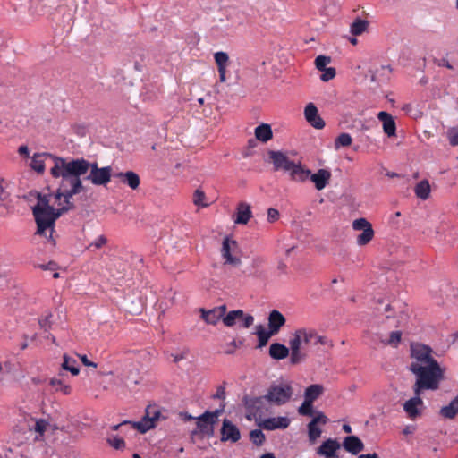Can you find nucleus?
I'll return each instance as SVG.
<instances>
[{
  "label": "nucleus",
  "mask_w": 458,
  "mask_h": 458,
  "mask_svg": "<svg viewBox=\"0 0 458 458\" xmlns=\"http://www.w3.org/2000/svg\"><path fill=\"white\" fill-rule=\"evenodd\" d=\"M90 171L86 177L94 185H106L112 177V167L105 166L99 168L98 163H89L84 158L59 160L53 169L55 175L61 174L62 180L59 182V194L64 195L66 199H72L83 191L84 187L81 179L88 171Z\"/></svg>",
  "instance_id": "nucleus-1"
},
{
  "label": "nucleus",
  "mask_w": 458,
  "mask_h": 458,
  "mask_svg": "<svg viewBox=\"0 0 458 458\" xmlns=\"http://www.w3.org/2000/svg\"><path fill=\"white\" fill-rule=\"evenodd\" d=\"M431 353V348L427 345L416 344L411 346L412 361L409 369L416 376L418 388L428 386L431 390H437L443 378L444 370Z\"/></svg>",
  "instance_id": "nucleus-2"
},
{
  "label": "nucleus",
  "mask_w": 458,
  "mask_h": 458,
  "mask_svg": "<svg viewBox=\"0 0 458 458\" xmlns=\"http://www.w3.org/2000/svg\"><path fill=\"white\" fill-rule=\"evenodd\" d=\"M59 191L58 188L55 194V199L58 202L57 205L60 206L59 208L55 209L54 207L50 205V195L38 194V203L32 210L37 223L36 233L45 236L49 240H52L53 238V232L56 219L64 212L74 208L73 203L71 202V199H66L64 195L58 197Z\"/></svg>",
  "instance_id": "nucleus-3"
},
{
  "label": "nucleus",
  "mask_w": 458,
  "mask_h": 458,
  "mask_svg": "<svg viewBox=\"0 0 458 458\" xmlns=\"http://www.w3.org/2000/svg\"><path fill=\"white\" fill-rule=\"evenodd\" d=\"M268 161L276 172H284L289 179L295 182H304L308 180L310 170L303 165L301 159H291L286 152L268 150Z\"/></svg>",
  "instance_id": "nucleus-4"
},
{
  "label": "nucleus",
  "mask_w": 458,
  "mask_h": 458,
  "mask_svg": "<svg viewBox=\"0 0 458 458\" xmlns=\"http://www.w3.org/2000/svg\"><path fill=\"white\" fill-rule=\"evenodd\" d=\"M165 419V417L163 416L162 411L158 406L155 404L148 405L146 407L145 415L143 418L140 421L133 422L132 426L140 433H146L149 429L154 428L159 420Z\"/></svg>",
  "instance_id": "nucleus-5"
},
{
  "label": "nucleus",
  "mask_w": 458,
  "mask_h": 458,
  "mask_svg": "<svg viewBox=\"0 0 458 458\" xmlns=\"http://www.w3.org/2000/svg\"><path fill=\"white\" fill-rule=\"evenodd\" d=\"M292 395V386L289 384L282 383L271 385L265 394V398L268 400V403L280 406L286 403Z\"/></svg>",
  "instance_id": "nucleus-6"
},
{
  "label": "nucleus",
  "mask_w": 458,
  "mask_h": 458,
  "mask_svg": "<svg viewBox=\"0 0 458 458\" xmlns=\"http://www.w3.org/2000/svg\"><path fill=\"white\" fill-rule=\"evenodd\" d=\"M423 390H431L428 386H422L418 388L417 383L413 386L414 396L403 404V410L407 413L408 417L411 420H415L421 415V410L423 408V401L420 398V394Z\"/></svg>",
  "instance_id": "nucleus-7"
},
{
  "label": "nucleus",
  "mask_w": 458,
  "mask_h": 458,
  "mask_svg": "<svg viewBox=\"0 0 458 458\" xmlns=\"http://www.w3.org/2000/svg\"><path fill=\"white\" fill-rule=\"evenodd\" d=\"M59 160H64V159L61 158V157H55L48 153L35 154L32 157L30 166L33 170L37 171L38 173H43L45 170L46 165H49L50 163H53V166L50 169V174L55 178L60 177L62 179L61 174L55 175L53 174V169L55 168L57 161H59Z\"/></svg>",
  "instance_id": "nucleus-8"
},
{
  "label": "nucleus",
  "mask_w": 458,
  "mask_h": 458,
  "mask_svg": "<svg viewBox=\"0 0 458 458\" xmlns=\"http://www.w3.org/2000/svg\"><path fill=\"white\" fill-rule=\"evenodd\" d=\"M352 229L362 231L356 238V243L359 246L367 245L374 237V230L371 224L366 218H358L352 222Z\"/></svg>",
  "instance_id": "nucleus-9"
},
{
  "label": "nucleus",
  "mask_w": 458,
  "mask_h": 458,
  "mask_svg": "<svg viewBox=\"0 0 458 458\" xmlns=\"http://www.w3.org/2000/svg\"><path fill=\"white\" fill-rule=\"evenodd\" d=\"M222 412L221 410L214 411H206L198 418L197 428L199 431L207 436H212L214 433V425L217 421V418Z\"/></svg>",
  "instance_id": "nucleus-10"
},
{
  "label": "nucleus",
  "mask_w": 458,
  "mask_h": 458,
  "mask_svg": "<svg viewBox=\"0 0 458 458\" xmlns=\"http://www.w3.org/2000/svg\"><path fill=\"white\" fill-rule=\"evenodd\" d=\"M237 248L238 243L236 241L232 240L229 237H225L223 240L221 255L223 259H225V264L233 265L235 267L241 265V259L233 255L236 251Z\"/></svg>",
  "instance_id": "nucleus-11"
},
{
  "label": "nucleus",
  "mask_w": 458,
  "mask_h": 458,
  "mask_svg": "<svg viewBox=\"0 0 458 458\" xmlns=\"http://www.w3.org/2000/svg\"><path fill=\"white\" fill-rule=\"evenodd\" d=\"M241 438V433L236 425L231 420L225 419L221 428V441L237 442Z\"/></svg>",
  "instance_id": "nucleus-12"
},
{
  "label": "nucleus",
  "mask_w": 458,
  "mask_h": 458,
  "mask_svg": "<svg viewBox=\"0 0 458 458\" xmlns=\"http://www.w3.org/2000/svg\"><path fill=\"white\" fill-rule=\"evenodd\" d=\"M290 419L285 416L267 418L261 420L259 426L266 430L285 429L290 425Z\"/></svg>",
  "instance_id": "nucleus-13"
},
{
  "label": "nucleus",
  "mask_w": 458,
  "mask_h": 458,
  "mask_svg": "<svg viewBox=\"0 0 458 458\" xmlns=\"http://www.w3.org/2000/svg\"><path fill=\"white\" fill-rule=\"evenodd\" d=\"M304 115L307 122L316 129L325 127L323 119L318 115V111L313 103H309L304 109Z\"/></svg>",
  "instance_id": "nucleus-14"
},
{
  "label": "nucleus",
  "mask_w": 458,
  "mask_h": 458,
  "mask_svg": "<svg viewBox=\"0 0 458 458\" xmlns=\"http://www.w3.org/2000/svg\"><path fill=\"white\" fill-rule=\"evenodd\" d=\"M200 312L201 318L205 320L206 323L216 325L225 316L226 312V306L221 305L208 310L200 309Z\"/></svg>",
  "instance_id": "nucleus-15"
},
{
  "label": "nucleus",
  "mask_w": 458,
  "mask_h": 458,
  "mask_svg": "<svg viewBox=\"0 0 458 458\" xmlns=\"http://www.w3.org/2000/svg\"><path fill=\"white\" fill-rule=\"evenodd\" d=\"M340 447L341 445L336 439L328 438L317 449V454L325 458H334Z\"/></svg>",
  "instance_id": "nucleus-16"
},
{
  "label": "nucleus",
  "mask_w": 458,
  "mask_h": 458,
  "mask_svg": "<svg viewBox=\"0 0 458 458\" xmlns=\"http://www.w3.org/2000/svg\"><path fill=\"white\" fill-rule=\"evenodd\" d=\"M331 172L327 169H318L315 174H310L309 178L314 183L318 191H322L327 187L331 180Z\"/></svg>",
  "instance_id": "nucleus-17"
},
{
  "label": "nucleus",
  "mask_w": 458,
  "mask_h": 458,
  "mask_svg": "<svg viewBox=\"0 0 458 458\" xmlns=\"http://www.w3.org/2000/svg\"><path fill=\"white\" fill-rule=\"evenodd\" d=\"M214 59L217 66L219 81L225 82L226 81L227 67L229 65V55L226 52L218 51L214 54Z\"/></svg>",
  "instance_id": "nucleus-18"
},
{
  "label": "nucleus",
  "mask_w": 458,
  "mask_h": 458,
  "mask_svg": "<svg viewBox=\"0 0 458 458\" xmlns=\"http://www.w3.org/2000/svg\"><path fill=\"white\" fill-rule=\"evenodd\" d=\"M267 321L268 330L276 335L280 331L281 327L285 325L286 319L280 311L273 310L268 315Z\"/></svg>",
  "instance_id": "nucleus-19"
},
{
  "label": "nucleus",
  "mask_w": 458,
  "mask_h": 458,
  "mask_svg": "<svg viewBox=\"0 0 458 458\" xmlns=\"http://www.w3.org/2000/svg\"><path fill=\"white\" fill-rule=\"evenodd\" d=\"M377 119L382 122L383 131L388 137L395 136L396 124L390 114L381 111L377 114Z\"/></svg>",
  "instance_id": "nucleus-20"
},
{
  "label": "nucleus",
  "mask_w": 458,
  "mask_h": 458,
  "mask_svg": "<svg viewBox=\"0 0 458 458\" xmlns=\"http://www.w3.org/2000/svg\"><path fill=\"white\" fill-rule=\"evenodd\" d=\"M343 447L352 454H358L364 449V444L358 437L348 436L343 441Z\"/></svg>",
  "instance_id": "nucleus-21"
},
{
  "label": "nucleus",
  "mask_w": 458,
  "mask_h": 458,
  "mask_svg": "<svg viewBox=\"0 0 458 458\" xmlns=\"http://www.w3.org/2000/svg\"><path fill=\"white\" fill-rule=\"evenodd\" d=\"M268 400L265 395L254 398L250 401L249 408L255 417H261L268 411Z\"/></svg>",
  "instance_id": "nucleus-22"
},
{
  "label": "nucleus",
  "mask_w": 458,
  "mask_h": 458,
  "mask_svg": "<svg viewBox=\"0 0 458 458\" xmlns=\"http://www.w3.org/2000/svg\"><path fill=\"white\" fill-rule=\"evenodd\" d=\"M114 177H117L122 182L128 185L131 190L139 188L140 183V176L133 171L121 172L114 174Z\"/></svg>",
  "instance_id": "nucleus-23"
},
{
  "label": "nucleus",
  "mask_w": 458,
  "mask_h": 458,
  "mask_svg": "<svg viewBox=\"0 0 458 458\" xmlns=\"http://www.w3.org/2000/svg\"><path fill=\"white\" fill-rule=\"evenodd\" d=\"M375 316L379 319L381 317L385 316L386 318H390L393 317V309L390 303L385 301L383 299H378L376 301L375 305Z\"/></svg>",
  "instance_id": "nucleus-24"
},
{
  "label": "nucleus",
  "mask_w": 458,
  "mask_h": 458,
  "mask_svg": "<svg viewBox=\"0 0 458 458\" xmlns=\"http://www.w3.org/2000/svg\"><path fill=\"white\" fill-rule=\"evenodd\" d=\"M255 138L266 143L273 138V131L271 126L268 123H261L257 126L254 130Z\"/></svg>",
  "instance_id": "nucleus-25"
},
{
  "label": "nucleus",
  "mask_w": 458,
  "mask_h": 458,
  "mask_svg": "<svg viewBox=\"0 0 458 458\" xmlns=\"http://www.w3.org/2000/svg\"><path fill=\"white\" fill-rule=\"evenodd\" d=\"M252 213L250 206L245 202H242L237 208V217L234 220L236 224L246 225L251 218Z\"/></svg>",
  "instance_id": "nucleus-26"
},
{
  "label": "nucleus",
  "mask_w": 458,
  "mask_h": 458,
  "mask_svg": "<svg viewBox=\"0 0 458 458\" xmlns=\"http://www.w3.org/2000/svg\"><path fill=\"white\" fill-rule=\"evenodd\" d=\"M289 353V348L280 343H273L269 347V355L274 360L285 359Z\"/></svg>",
  "instance_id": "nucleus-27"
},
{
  "label": "nucleus",
  "mask_w": 458,
  "mask_h": 458,
  "mask_svg": "<svg viewBox=\"0 0 458 458\" xmlns=\"http://www.w3.org/2000/svg\"><path fill=\"white\" fill-rule=\"evenodd\" d=\"M323 386L318 384L310 385L305 389L304 399L310 403H313L323 394Z\"/></svg>",
  "instance_id": "nucleus-28"
},
{
  "label": "nucleus",
  "mask_w": 458,
  "mask_h": 458,
  "mask_svg": "<svg viewBox=\"0 0 458 458\" xmlns=\"http://www.w3.org/2000/svg\"><path fill=\"white\" fill-rule=\"evenodd\" d=\"M255 334L257 335L259 340L258 348H262L265 345H267L270 337L275 335L274 333H272L268 329L267 330L262 325L256 326Z\"/></svg>",
  "instance_id": "nucleus-29"
},
{
  "label": "nucleus",
  "mask_w": 458,
  "mask_h": 458,
  "mask_svg": "<svg viewBox=\"0 0 458 458\" xmlns=\"http://www.w3.org/2000/svg\"><path fill=\"white\" fill-rule=\"evenodd\" d=\"M458 413V395L450 403L440 410V414L445 419H454Z\"/></svg>",
  "instance_id": "nucleus-30"
},
{
  "label": "nucleus",
  "mask_w": 458,
  "mask_h": 458,
  "mask_svg": "<svg viewBox=\"0 0 458 458\" xmlns=\"http://www.w3.org/2000/svg\"><path fill=\"white\" fill-rule=\"evenodd\" d=\"M244 317V312L242 310H232L222 318L223 323L226 327H233L235 325L236 320H240Z\"/></svg>",
  "instance_id": "nucleus-31"
},
{
  "label": "nucleus",
  "mask_w": 458,
  "mask_h": 458,
  "mask_svg": "<svg viewBox=\"0 0 458 458\" xmlns=\"http://www.w3.org/2000/svg\"><path fill=\"white\" fill-rule=\"evenodd\" d=\"M415 194L418 198L425 200L429 198L430 185L427 180L420 182L414 189Z\"/></svg>",
  "instance_id": "nucleus-32"
},
{
  "label": "nucleus",
  "mask_w": 458,
  "mask_h": 458,
  "mask_svg": "<svg viewBox=\"0 0 458 458\" xmlns=\"http://www.w3.org/2000/svg\"><path fill=\"white\" fill-rule=\"evenodd\" d=\"M63 364L62 368L65 370L70 371L73 376H76L79 374L80 370L75 366L76 360L71 357H69L67 354H64L63 356Z\"/></svg>",
  "instance_id": "nucleus-33"
},
{
  "label": "nucleus",
  "mask_w": 458,
  "mask_h": 458,
  "mask_svg": "<svg viewBox=\"0 0 458 458\" xmlns=\"http://www.w3.org/2000/svg\"><path fill=\"white\" fill-rule=\"evenodd\" d=\"M296 332L300 335L303 344H308L314 342V337L316 336V331L314 329L300 328L297 329Z\"/></svg>",
  "instance_id": "nucleus-34"
},
{
  "label": "nucleus",
  "mask_w": 458,
  "mask_h": 458,
  "mask_svg": "<svg viewBox=\"0 0 458 458\" xmlns=\"http://www.w3.org/2000/svg\"><path fill=\"white\" fill-rule=\"evenodd\" d=\"M368 27V21L362 19H356L351 25L352 35L359 36L362 34Z\"/></svg>",
  "instance_id": "nucleus-35"
},
{
  "label": "nucleus",
  "mask_w": 458,
  "mask_h": 458,
  "mask_svg": "<svg viewBox=\"0 0 458 458\" xmlns=\"http://www.w3.org/2000/svg\"><path fill=\"white\" fill-rule=\"evenodd\" d=\"M308 437L310 444H315L318 437H320L322 429L315 424L309 422L308 424Z\"/></svg>",
  "instance_id": "nucleus-36"
},
{
  "label": "nucleus",
  "mask_w": 458,
  "mask_h": 458,
  "mask_svg": "<svg viewBox=\"0 0 458 458\" xmlns=\"http://www.w3.org/2000/svg\"><path fill=\"white\" fill-rule=\"evenodd\" d=\"M250 441L257 446H260L264 444L266 437L261 429H253L250 432Z\"/></svg>",
  "instance_id": "nucleus-37"
},
{
  "label": "nucleus",
  "mask_w": 458,
  "mask_h": 458,
  "mask_svg": "<svg viewBox=\"0 0 458 458\" xmlns=\"http://www.w3.org/2000/svg\"><path fill=\"white\" fill-rule=\"evenodd\" d=\"M332 59L327 55H318L315 59V66L318 71H324L327 69V65L331 63Z\"/></svg>",
  "instance_id": "nucleus-38"
},
{
  "label": "nucleus",
  "mask_w": 458,
  "mask_h": 458,
  "mask_svg": "<svg viewBox=\"0 0 458 458\" xmlns=\"http://www.w3.org/2000/svg\"><path fill=\"white\" fill-rule=\"evenodd\" d=\"M206 195L203 191L197 189L193 193V203L198 207H207L208 204L205 202Z\"/></svg>",
  "instance_id": "nucleus-39"
},
{
  "label": "nucleus",
  "mask_w": 458,
  "mask_h": 458,
  "mask_svg": "<svg viewBox=\"0 0 458 458\" xmlns=\"http://www.w3.org/2000/svg\"><path fill=\"white\" fill-rule=\"evenodd\" d=\"M298 412L302 416H312L314 414L313 403L304 399L301 405L298 408Z\"/></svg>",
  "instance_id": "nucleus-40"
},
{
  "label": "nucleus",
  "mask_w": 458,
  "mask_h": 458,
  "mask_svg": "<svg viewBox=\"0 0 458 458\" xmlns=\"http://www.w3.org/2000/svg\"><path fill=\"white\" fill-rule=\"evenodd\" d=\"M50 385L53 386H56V391L62 392L64 394H70L72 392L71 386L68 385L63 384V382L60 379L57 378H52L50 380Z\"/></svg>",
  "instance_id": "nucleus-41"
},
{
  "label": "nucleus",
  "mask_w": 458,
  "mask_h": 458,
  "mask_svg": "<svg viewBox=\"0 0 458 458\" xmlns=\"http://www.w3.org/2000/svg\"><path fill=\"white\" fill-rule=\"evenodd\" d=\"M352 137L349 133H341L336 139H335V148H338L340 147H348L352 144Z\"/></svg>",
  "instance_id": "nucleus-42"
},
{
  "label": "nucleus",
  "mask_w": 458,
  "mask_h": 458,
  "mask_svg": "<svg viewBox=\"0 0 458 458\" xmlns=\"http://www.w3.org/2000/svg\"><path fill=\"white\" fill-rule=\"evenodd\" d=\"M290 361L292 364H298L306 359V354L301 349L290 350Z\"/></svg>",
  "instance_id": "nucleus-43"
},
{
  "label": "nucleus",
  "mask_w": 458,
  "mask_h": 458,
  "mask_svg": "<svg viewBox=\"0 0 458 458\" xmlns=\"http://www.w3.org/2000/svg\"><path fill=\"white\" fill-rule=\"evenodd\" d=\"M107 243V238L105 235H99L95 241L90 242L87 247L88 250H98L103 248Z\"/></svg>",
  "instance_id": "nucleus-44"
},
{
  "label": "nucleus",
  "mask_w": 458,
  "mask_h": 458,
  "mask_svg": "<svg viewBox=\"0 0 458 458\" xmlns=\"http://www.w3.org/2000/svg\"><path fill=\"white\" fill-rule=\"evenodd\" d=\"M108 444L116 450H123L125 447V442L122 437H113L107 439Z\"/></svg>",
  "instance_id": "nucleus-45"
},
{
  "label": "nucleus",
  "mask_w": 458,
  "mask_h": 458,
  "mask_svg": "<svg viewBox=\"0 0 458 458\" xmlns=\"http://www.w3.org/2000/svg\"><path fill=\"white\" fill-rule=\"evenodd\" d=\"M327 421H328L327 417L322 411H316L315 416L310 422L318 426V425H326L327 423Z\"/></svg>",
  "instance_id": "nucleus-46"
},
{
  "label": "nucleus",
  "mask_w": 458,
  "mask_h": 458,
  "mask_svg": "<svg viewBox=\"0 0 458 458\" xmlns=\"http://www.w3.org/2000/svg\"><path fill=\"white\" fill-rule=\"evenodd\" d=\"M402 337L401 331H394L390 334L389 339L385 342L381 341L384 344L396 345L400 343Z\"/></svg>",
  "instance_id": "nucleus-47"
},
{
  "label": "nucleus",
  "mask_w": 458,
  "mask_h": 458,
  "mask_svg": "<svg viewBox=\"0 0 458 458\" xmlns=\"http://www.w3.org/2000/svg\"><path fill=\"white\" fill-rule=\"evenodd\" d=\"M48 425V422L43 419L37 420L34 430L39 433L40 436H43Z\"/></svg>",
  "instance_id": "nucleus-48"
},
{
  "label": "nucleus",
  "mask_w": 458,
  "mask_h": 458,
  "mask_svg": "<svg viewBox=\"0 0 458 458\" xmlns=\"http://www.w3.org/2000/svg\"><path fill=\"white\" fill-rule=\"evenodd\" d=\"M447 137L452 146H458V128H451L447 131Z\"/></svg>",
  "instance_id": "nucleus-49"
},
{
  "label": "nucleus",
  "mask_w": 458,
  "mask_h": 458,
  "mask_svg": "<svg viewBox=\"0 0 458 458\" xmlns=\"http://www.w3.org/2000/svg\"><path fill=\"white\" fill-rule=\"evenodd\" d=\"M301 344H303L302 340L301 339L300 335L295 331L293 334V337L289 342V344H290L289 350L301 349Z\"/></svg>",
  "instance_id": "nucleus-50"
},
{
  "label": "nucleus",
  "mask_w": 458,
  "mask_h": 458,
  "mask_svg": "<svg viewBox=\"0 0 458 458\" xmlns=\"http://www.w3.org/2000/svg\"><path fill=\"white\" fill-rule=\"evenodd\" d=\"M323 73L320 76V79L323 81H328L335 77V69L333 67H328L327 69L322 71Z\"/></svg>",
  "instance_id": "nucleus-51"
},
{
  "label": "nucleus",
  "mask_w": 458,
  "mask_h": 458,
  "mask_svg": "<svg viewBox=\"0 0 458 458\" xmlns=\"http://www.w3.org/2000/svg\"><path fill=\"white\" fill-rule=\"evenodd\" d=\"M314 344H322V345H329L330 347L333 346V344L331 341H329L327 337L318 335L316 333V336L314 337Z\"/></svg>",
  "instance_id": "nucleus-52"
},
{
  "label": "nucleus",
  "mask_w": 458,
  "mask_h": 458,
  "mask_svg": "<svg viewBox=\"0 0 458 458\" xmlns=\"http://www.w3.org/2000/svg\"><path fill=\"white\" fill-rule=\"evenodd\" d=\"M279 218V212L277 209L270 208L267 210V220L270 223L276 221Z\"/></svg>",
  "instance_id": "nucleus-53"
},
{
  "label": "nucleus",
  "mask_w": 458,
  "mask_h": 458,
  "mask_svg": "<svg viewBox=\"0 0 458 458\" xmlns=\"http://www.w3.org/2000/svg\"><path fill=\"white\" fill-rule=\"evenodd\" d=\"M51 314L46 316L44 318L40 319L39 320V325L40 327L45 330V331H47L50 327H51V323H50V318H51Z\"/></svg>",
  "instance_id": "nucleus-54"
},
{
  "label": "nucleus",
  "mask_w": 458,
  "mask_h": 458,
  "mask_svg": "<svg viewBox=\"0 0 458 458\" xmlns=\"http://www.w3.org/2000/svg\"><path fill=\"white\" fill-rule=\"evenodd\" d=\"M5 182L3 178H0V200H4L8 197V192L5 190Z\"/></svg>",
  "instance_id": "nucleus-55"
},
{
  "label": "nucleus",
  "mask_w": 458,
  "mask_h": 458,
  "mask_svg": "<svg viewBox=\"0 0 458 458\" xmlns=\"http://www.w3.org/2000/svg\"><path fill=\"white\" fill-rule=\"evenodd\" d=\"M240 320H242L243 327L245 328H248V327H250L253 324L254 318L251 315H245L244 314V317L242 318Z\"/></svg>",
  "instance_id": "nucleus-56"
},
{
  "label": "nucleus",
  "mask_w": 458,
  "mask_h": 458,
  "mask_svg": "<svg viewBox=\"0 0 458 458\" xmlns=\"http://www.w3.org/2000/svg\"><path fill=\"white\" fill-rule=\"evenodd\" d=\"M80 359L81 360V362L83 363V365L87 366V367H93V368H97V363L93 362V361H90L86 355H80Z\"/></svg>",
  "instance_id": "nucleus-57"
},
{
  "label": "nucleus",
  "mask_w": 458,
  "mask_h": 458,
  "mask_svg": "<svg viewBox=\"0 0 458 458\" xmlns=\"http://www.w3.org/2000/svg\"><path fill=\"white\" fill-rule=\"evenodd\" d=\"M38 267H40L43 270H55L56 268V264L55 262L50 261L47 264L39 265Z\"/></svg>",
  "instance_id": "nucleus-58"
},
{
  "label": "nucleus",
  "mask_w": 458,
  "mask_h": 458,
  "mask_svg": "<svg viewBox=\"0 0 458 458\" xmlns=\"http://www.w3.org/2000/svg\"><path fill=\"white\" fill-rule=\"evenodd\" d=\"M215 398H218V399H225V388L222 387V386H219L216 390V394L214 395Z\"/></svg>",
  "instance_id": "nucleus-59"
},
{
  "label": "nucleus",
  "mask_w": 458,
  "mask_h": 458,
  "mask_svg": "<svg viewBox=\"0 0 458 458\" xmlns=\"http://www.w3.org/2000/svg\"><path fill=\"white\" fill-rule=\"evenodd\" d=\"M358 458H378V455L376 453L373 454H360Z\"/></svg>",
  "instance_id": "nucleus-60"
},
{
  "label": "nucleus",
  "mask_w": 458,
  "mask_h": 458,
  "mask_svg": "<svg viewBox=\"0 0 458 458\" xmlns=\"http://www.w3.org/2000/svg\"><path fill=\"white\" fill-rule=\"evenodd\" d=\"M18 152L20 153V155H28L29 154L28 147L21 146L18 149Z\"/></svg>",
  "instance_id": "nucleus-61"
},
{
  "label": "nucleus",
  "mask_w": 458,
  "mask_h": 458,
  "mask_svg": "<svg viewBox=\"0 0 458 458\" xmlns=\"http://www.w3.org/2000/svg\"><path fill=\"white\" fill-rule=\"evenodd\" d=\"M230 346L228 350L225 351V353L227 354H232L234 352V349L236 348V344L234 341H233L231 344H230Z\"/></svg>",
  "instance_id": "nucleus-62"
},
{
  "label": "nucleus",
  "mask_w": 458,
  "mask_h": 458,
  "mask_svg": "<svg viewBox=\"0 0 458 458\" xmlns=\"http://www.w3.org/2000/svg\"><path fill=\"white\" fill-rule=\"evenodd\" d=\"M181 416L185 420H191L194 419L193 416L188 414V413H182Z\"/></svg>",
  "instance_id": "nucleus-63"
},
{
  "label": "nucleus",
  "mask_w": 458,
  "mask_h": 458,
  "mask_svg": "<svg viewBox=\"0 0 458 458\" xmlns=\"http://www.w3.org/2000/svg\"><path fill=\"white\" fill-rule=\"evenodd\" d=\"M260 458H276L274 454L272 453H267L265 454H262Z\"/></svg>",
  "instance_id": "nucleus-64"
}]
</instances>
